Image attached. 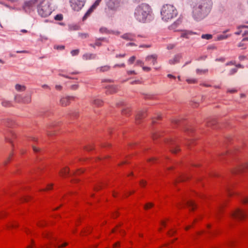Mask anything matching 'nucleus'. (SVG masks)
<instances>
[{"instance_id":"nucleus-1","label":"nucleus","mask_w":248,"mask_h":248,"mask_svg":"<svg viewBox=\"0 0 248 248\" xmlns=\"http://www.w3.org/2000/svg\"><path fill=\"white\" fill-rule=\"evenodd\" d=\"M211 0H201L193 7L192 16L197 21L206 17L210 12L212 7Z\"/></svg>"},{"instance_id":"nucleus-2","label":"nucleus","mask_w":248,"mask_h":248,"mask_svg":"<svg viewBox=\"0 0 248 248\" xmlns=\"http://www.w3.org/2000/svg\"><path fill=\"white\" fill-rule=\"evenodd\" d=\"M150 12L151 8L149 5L145 3H142L136 8L134 15L137 20L144 22Z\"/></svg>"},{"instance_id":"nucleus-3","label":"nucleus","mask_w":248,"mask_h":248,"mask_svg":"<svg viewBox=\"0 0 248 248\" xmlns=\"http://www.w3.org/2000/svg\"><path fill=\"white\" fill-rule=\"evenodd\" d=\"M161 15L162 19L163 20L168 21L169 20L176 16L177 11L173 5L166 4L163 6L161 11Z\"/></svg>"},{"instance_id":"nucleus-4","label":"nucleus","mask_w":248,"mask_h":248,"mask_svg":"<svg viewBox=\"0 0 248 248\" xmlns=\"http://www.w3.org/2000/svg\"><path fill=\"white\" fill-rule=\"evenodd\" d=\"M37 9L39 15L43 17L49 16L52 13V9L48 0H40Z\"/></svg>"},{"instance_id":"nucleus-5","label":"nucleus","mask_w":248,"mask_h":248,"mask_svg":"<svg viewBox=\"0 0 248 248\" xmlns=\"http://www.w3.org/2000/svg\"><path fill=\"white\" fill-rule=\"evenodd\" d=\"M123 3V0H108L107 3V5L109 9L116 11Z\"/></svg>"},{"instance_id":"nucleus-6","label":"nucleus","mask_w":248,"mask_h":248,"mask_svg":"<svg viewBox=\"0 0 248 248\" xmlns=\"http://www.w3.org/2000/svg\"><path fill=\"white\" fill-rule=\"evenodd\" d=\"M85 1L86 0H71V6L74 10L78 11L83 7Z\"/></svg>"},{"instance_id":"nucleus-7","label":"nucleus","mask_w":248,"mask_h":248,"mask_svg":"<svg viewBox=\"0 0 248 248\" xmlns=\"http://www.w3.org/2000/svg\"><path fill=\"white\" fill-rule=\"evenodd\" d=\"M43 235L45 237L48 239H52L55 241V243H51V244L55 247H57L58 248L64 247L68 245V243L66 242L64 243L61 245H59L58 243L60 240H58L56 238L53 237L51 233L49 232H47L43 234Z\"/></svg>"},{"instance_id":"nucleus-8","label":"nucleus","mask_w":248,"mask_h":248,"mask_svg":"<svg viewBox=\"0 0 248 248\" xmlns=\"http://www.w3.org/2000/svg\"><path fill=\"white\" fill-rule=\"evenodd\" d=\"M231 216L234 218L241 220L245 217L246 214L243 210L239 208H237L232 213Z\"/></svg>"},{"instance_id":"nucleus-9","label":"nucleus","mask_w":248,"mask_h":248,"mask_svg":"<svg viewBox=\"0 0 248 248\" xmlns=\"http://www.w3.org/2000/svg\"><path fill=\"white\" fill-rule=\"evenodd\" d=\"M74 99V96H70L62 97L60 100V104L62 106H66L70 104V100Z\"/></svg>"},{"instance_id":"nucleus-10","label":"nucleus","mask_w":248,"mask_h":248,"mask_svg":"<svg viewBox=\"0 0 248 248\" xmlns=\"http://www.w3.org/2000/svg\"><path fill=\"white\" fill-rule=\"evenodd\" d=\"M181 19H178L169 27V29L174 31H179L180 30L178 29L177 28L181 24Z\"/></svg>"},{"instance_id":"nucleus-11","label":"nucleus","mask_w":248,"mask_h":248,"mask_svg":"<svg viewBox=\"0 0 248 248\" xmlns=\"http://www.w3.org/2000/svg\"><path fill=\"white\" fill-rule=\"evenodd\" d=\"M106 88V93L108 94L115 93L118 91V87L115 85H110L108 86Z\"/></svg>"},{"instance_id":"nucleus-12","label":"nucleus","mask_w":248,"mask_h":248,"mask_svg":"<svg viewBox=\"0 0 248 248\" xmlns=\"http://www.w3.org/2000/svg\"><path fill=\"white\" fill-rule=\"evenodd\" d=\"M157 57L156 54L149 55L145 58V61L146 62H151L152 64L154 65L156 63Z\"/></svg>"},{"instance_id":"nucleus-13","label":"nucleus","mask_w":248,"mask_h":248,"mask_svg":"<svg viewBox=\"0 0 248 248\" xmlns=\"http://www.w3.org/2000/svg\"><path fill=\"white\" fill-rule=\"evenodd\" d=\"M248 168V162L238 166L233 171L235 173H238L243 171L244 169Z\"/></svg>"},{"instance_id":"nucleus-14","label":"nucleus","mask_w":248,"mask_h":248,"mask_svg":"<svg viewBox=\"0 0 248 248\" xmlns=\"http://www.w3.org/2000/svg\"><path fill=\"white\" fill-rule=\"evenodd\" d=\"M122 38L127 41H133L135 38V35L132 33H126L123 35Z\"/></svg>"},{"instance_id":"nucleus-15","label":"nucleus","mask_w":248,"mask_h":248,"mask_svg":"<svg viewBox=\"0 0 248 248\" xmlns=\"http://www.w3.org/2000/svg\"><path fill=\"white\" fill-rule=\"evenodd\" d=\"M40 0H30L27 1H26L24 3L25 7H31L34 6L36 3H39Z\"/></svg>"},{"instance_id":"nucleus-16","label":"nucleus","mask_w":248,"mask_h":248,"mask_svg":"<svg viewBox=\"0 0 248 248\" xmlns=\"http://www.w3.org/2000/svg\"><path fill=\"white\" fill-rule=\"evenodd\" d=\"M182 56L180 54L176 55L172 59L169 60V63L171 64H174L179 62Z\"/></svg>"},{"instance_id":"nucleus-17","label":"nucleus","mask_w":248,"mask_h":248,"mask_svg":"<svg viewBox=\"0 0 248 248\" xmlns=\"http://www.w3.org/2000/svg\"><path fill=\"white\" fill-rule=\"evenodd\" d=\"M109 69H110L109 66L105 65L103 66H101V67H98L96 69V71L98 73L104 72L108 71Z\"/></svg>"},{"instance_id":"nucleus-18","label":"nucleus","mask_w":248,"mask_h":248,"mask_svg":"<svg viewBox=\"0 0 248 248\" xmlns=\"http://www.w3.org/2000/svg\"><path fill=\"white\" fill-rule=\"evenodd\" d=\"M193 34H194V33L191 31H185L181 33V37L186 38H189V36Z\"/></svg>"},{"instance_id":"nucleus-19","label":"nucleus","mask_w":248,"mask_h":248,"mask_svg":"<svg viewBox=\"0 0 248 248\" xmlns=\"http://www.w3.org/2000/svg\"><path fill=\"white\" fill-rule=\"evenodd\" d=\"M96 55L91 53H86L83 55V58L84 60H91L94 59L95 58Z\"/></svg>"},{"instance_id":"nucleus-20","label":"nucleus","mask_w":248,"mask_h":248,"mask_svg":"<svg viewBox=\"0 0 248 248\" xmlns=\"http://www.w3.org/2000/svg\"><path fill=\"white\" fill-rule=\"evenodd\" d=\"M15 89L17 92H23L25 91L26 87L24 85L16 84L15 85Z\"/></svg>"},{"instance_id":"nucleus-21","label":"nucleus","mask_w":248,"mask_h":248,"mask_svg":"<svg viewBox=\"0 0 248 248\" xmlns=\"http://www.w3.org/2000/svg\"><path fill=\"white\" fill-rule=\"evenodd\" d=\"M14 100L17 103H23V97L20 94H16L15 95Z\"/></svg>"},{"instance_id":"nucleus-22","label":"nucleus","mask_w":248,"mask_h":248,"mask_svg":"<svg viewBox=\"0 0 248 248\" xmlns=\"http://www.w3.org/2000/svg\"><path fill=\"white\" fill-rule=\"evenodd\" d=\"M144 116H145V112H144V111L142 110V111H139V113H138V114L136 115V120L137 121L139 120L142 119Z\"/></svg>"},{"instance_id":"nucleus-23","label":"nucleus","mask_w":248,"mask_h":248,"mask_svg":"<svg viewBox=\"0 0 248 248\" xmlns=\"http://www.w3.org/2000/svg\"><path fill=\"white\" fill-rule=\"evenodd\" d=\"M69 170L68 168H64L60 172V174L62 176H65L69 173Z\"/></svg>"},{"instance_id":"nucleus-24","label":"nucleus","mask_w":248,"mask_h":248,"mask_svg":"<svg viewBox=\"0 0 248 248\" xmlns=\"http://www.w3.org/2000/svg\"><path fill=\"white\" fill-rule=\"evenodd\" d=\"M1 105L4 107H9L12 106V103L10 101L4 100L2 101Z\"/></svg>"},{"instance_id":"nucleus-25","label":"nucleus","mask_w":248,"mask_h":248,"mask_svg":"<svg viewBox=\"0 0 248 248\" xmlns=\"http://www.w3.org/2000/svg\"><path fill=\"white\" fill-rule=\"evenodd\" d=\"M93 11V8L90 7V9L87 11V12L86 13L84 16L83 17V20H85L87 19V18L90 15V14L92 13V12Z\"/></svg>"},{"instance_id":"nucleus-26","label":"nucleus","mask_w":248,"mask_h":248,"mask_svg":"<svg viewBox=\"0 0 248 248\" xmlns=\"http://www.w3.org/2000/svg\"><path fill=\"white\" fill-rule=\"evenodd\" d=\"M230 36H231V34H228V35H225L224 34H220V35H219L217 36V40H222L226 39Z\"/></svg>"},{"instance_id":"nucleus-27","label":"nucleus","mask_w":248,"mask_h":248,"mask_svg":"<svg viewBox=\"0 0 248 248\" xmlns=\"http://www.w3.org/2000/svg\"><path fill=\"white\" fill-rule=\"evenodd\" d=\"M31 102V97L30 95H26L23 97V103H29Z\"/></svg>"},{"instance_id":"nucleus-28","label":"nucleus","mask_w":248,"mask_h":248,"mask_svg":"<svg viewBox=\"0 0 248 248\" xmlns=\"http://www.w3.org/2000/svg\"><path fill=\"white\" fill-rule=\"evenodd\" d=\"M93 104L98 107L102 105L103 101L99 99H95L93 100Z\"/></svg>"},{"instance_id":"nucleus-29","label":"nucleus","mask_w":248,"mask_h":248,"mask_svg":"<svg viewBox=\"0 0 248 248\" xmlns=\"http://www.w3.org/2000/svg\"><path fill=\"white\" fill-rule=\"evenodd\" d=\"M170 150H171V151L172 153H176L177 152H178L180 150V148L178 146L175 145L171 147Z\"/></svg>"},{"instance_id":"nucleus-30","label":"nucleus","mask_w":248,"mask_h":248,"mask_svg":"<svg viewBox=\"0 0 248 248\" xmlns=\"http://www.w3.org/2000/svg\"><path fill=\"white\" fill-rule=\"evenodd\" d=\"M208 69H197L196 70V73L198 74H204L208 72Z\"/></svg>"},{"instance_id":"nucleus-31","label":"nucleus","mask_w":248,"mask_h":248,"mask_svg":"<svg viewBox=\"0 0 248 248\" xmlns=\"http://www.w3.org/2000/svg\"><path fill=\"white\" fill-rule=\"evenodd\" d=\"M105 38H100L99 39H97L95 41V45L96 46H99L102 45L101 41H104Z\"/></svg>"},{"instance_id":"nucleus-32","label":"nucleus","mask_w":248,"mask_h":248,"mask_svg":"<svg viewBox=\"0 0 248 248\" xmlns=\"http://www.w3.org/2000/svg\"><path fill=\"white\" fill-rule=\"evenodd\" d=\"M186 204L191 209L193 210L194 209L195 203L193 201H187Z\"/></svg>"},{"instance_id":"nucleus-33","label":"nucleus","mask_w":248,"mask_h":248,"mask_svg":"<svg viewBox=\"0 0 248 248\" xmlns=\"http://www.w3.org/2000/svg\"><path fill=\"white\" fill-rule=\"evenodd\" d=\"M154 206V204L152 202H148L144 206V208L145 210H148V209Z\"/></svg>"},{"instance_id":"nucleus-34","label":"nucleus","mask_w":248,"mask_h":248,"mask_svg":"<svg viewBox=\"0 0 248 248\" xmlns=\"http://www.w3.org/2000/svg\"><path fill=\"white\" fill-rule=\"evenodd\" d=\"M78 35L82 39L87 38L89 37V34L87 33H79Z\"/></svg>"},{"instance_id":"nucleus-35","label":"nucleus","mask_w":248,"mask_h":248,"mask_svg":"<svg viewBox=\"0 0 248 248\" xmlns=\"http://www.w3.org/2000/svg\"><path fill=\"white\" fill-rule=\"evenodd\" d=\"M79 50L78 49L72 50L71 51V54L73 56H77L79 54Z\"/></svg>"},{"instance_id":"nucleus-36","label":"nucleus","mask_w":248,"mask_h":248,"mask_svg":"<svg viewBox=\"0 0 248 248\" xmlns=\"http://www.w3.org/2000/svg\"><path fill=\"white\" fill-rule=\"evenodd\" d=\"M212 37V35L211 34H202V38H203V39H206L207 40H209L210 39H211Z\"/></svg>"},{"instance_id":"nucleus-37","label":"nucleus","mask_w":248,"mask_h":248,"mask_svg":"<svg viewBox=\"0 0 248 248\" xmlns=\"http://www.w3.org/2000/svg\"><path fill=\"white\" fill-rule=\"evenodd\" d=\"M101 0H96L94 4L91 7L94 10L100 3Z\"/></svg>"},{"instance_id":"nucleus-38","label":"nucleus","mask_w":248,"mask_h":248,"mask_svg":"<svg viewBox=\"0 0 248 248\" xmlns=\"http://www.w3.org/2000/svg\"><path fill=\"white\" fill-rule=\"evenodd\" d=\"M130 110L129 108H127L124 109L122 110V113L123 115H127L130 113Z\"/></svg>"},{"instance_id":"nucleus-39","label":"nucleus","mask_w":248,"mask_h":248,"mask_svg":"<svg viewBox=\"0 0 248 248\" xmlns=\"http://www.w3.org/2000/svg\"><path fill=\"white\" fill-rule=\"evenodd\" d=\"M136 60V57L135 56H132L131 57H130L128 61V62L129 64H132L135 61V60Z\"/></svg>"},{"instance_id":"nucleus-40","label":"nucleus","mask_w":248,"mask_h":248,"mask_svg":"<svg viewBox=\"0 0 248 248\" xmlns=\"http://www.w3.org/2000/svg\"><path fill=\"white\" fill-rule=\"evenodd\" d=\"M62 15H57L55 17V19L57 20H62Z\"/></svg>"},{"instance_id":"nucleus-41","label":"nucleus","mask_w":248,"mask_h":248,"mask_svg":"<svg viewBox=\"0 0 248 248\" xmlns=\"http://www.w3.org/2000/svg\"><path fill=\"white\" fill-rule=\"evenodd\" d=\"M186 81L188 83H195L197 82V80L195 79H187Z\"/></svg>"},{"instance_id":"nucleus-42","label":"nucleus","mask_w":248,"mask_h":248,"mask_svg":"<svg viewBox=\"0 0 248 248\" xmlns=\"http://www.w3.org/2000/svg\"><path fill=\"white\" fill-rule=\"evenodd\" d=\"M78 84H74V85H72L71 86V89L73 90H76L78 89Z\"/></svg>"},{"instance_id":"nucleus-43","label":"nucleus","mask_w":248,"mask_h":248,"mask_svg":"<svg viewBox=\"0 0 248 248\" xmlns=\"http://www.w3.org/2000/svg\"><path fill=\"white\" fill-rule=\"evenodd\" d=\"M142 69L144 71L149 72L151 70V68L147 66H144L143 65L142 66Z\"/></svg>"},{"instance_id":"nucleus-44","label":"nucleus","mask_w":248,"mask_h":248,"mask_svg":"<svg viewBox=\"0 0 248 248\" xmlns=\"http://www.w3.org/2000/svg\"><path fill=\"white\" fill-rule=\"evenodd\" d=\"M237 71L236 68H232L230 71V75H232L235 73Z\"/></svg>"},{"instance_id":"nucleus-45","label":"nucleus","mask_w":248,"mask_h":248,"mask_svg":"<svg viewBox=\"0 0 248 248\" xmlns=\"http://www.w3.org/2000/svg\"><path fill=\"white\" fill-rule=\"evenodd\" d=\"M101 188H102V186H101V185H100V184H98V185H97V186H96L94 187V190H95V191H98V190H99V189H100Z\"/></svg>"},{"instance_id":"nucleus-46","label":"nucleus","mask_w":248,"mask_h":248,"mask_svg":"<svg viewBox=\"0 0 248 248\" xmlns=\"http://www.w3.org/2000/svg\"><path fill=\"white\" fill-rule=\"evenodd\" d=\"M52 186H53V184L48 185L47 186V188L46 189H43L40 190V191H45L46 190L50 189L52 188Z\"/></svg>"},{"instance_id":"nucleus-47","label":"nucleus","mask_w":248,"mask_h":248,"mask_svg":"<svg viewBox=\"0 0 248 248\" xmlns=\"http://www.w3.org/2000/svg\"><path fill=\"white\" fill-rule=\"evenodd\" d=\"M125 67V64L124 63H121L120 64H116L114 65V67Z\"/></svg>"},{"instance_id":"nucleus-48","label":"nucleus","mask_w":248,"mask_h":248,"mask_svg":"<svg viewBox=\"0 0 248 248\" xmlns=\"http://www.w3.org/2000/svg\"><path fill=\"white\" fill-rule=\"evenodd\" d=\"M140 184L141 186H144L146 184V182L144 180H142L140 181Z\"/></svg>"},{"instance_id":"nucleus-49","label":"nucleus","mask_w":248,"mask_h":248,"mask_svg":"<svg viewBox=\"0 0 248 248\" xmlns=\"http://www.w3.org/2000/svg\"><path fill=\"white\" fill-rule=\"evenodd\" d=\"M62 86L60 85H56L55 86V89L57 90H58V91H61L62 90Z\"/></svg>"},{"instance_id":"nucleus-50","label":"nucleus","mask_w":248,"mask_h":248,"mask_svg":"<svg viewBox=\"0 0 248 248\" xmlns=\"http://www.w3.org/2000/svg\"><path fill=\"white\" fill-rule=\"evenodd\" d=\"M175 46V45L173 44H169L167 46V48L168 49H173Z\"/></svg>"},{"instance_id":"nucleus-51","label":"nucleus","mask_w":248,"mask_h":248,"mask_svg":"<svg viewBox=\"0 0 248 248\" xmlns=\"http://www.w3.org/2000/svg\"><path fill=\"white\" fill-rule=\"evenodd\" d=\"M136 64L138 65H140L141 66H142L143 65V62L140 60H138L136 62Z\"/></svg>"},{"instance_id":"nucleus-52","label":"nucleus","mask_w":248,"mask_h":248,"mask_svg":"<svg viewBox=\"0 0 248 248\" xmlns=\"http://www.w3.org/2000/svg\"><path fill=\"white\" fill-rule=\"evenodd\" d=\"M125 56V54H117L116 55V57L117 58H119L121 57H124Z\"/></svg>"},{"instance_id":"nucleus-53","label":"nucleus","mask_w":248,"mask_h":248,"mask_svg":"<svg viewBox=\"0 0 248 248\" xmlns=\"http://www.w3.org/2000/svg\"><path fill=\"white\" fill-rule=\"evenodd\" d=\"M242 202L246 204L248 203V197L245 198L242 200Z\"/></svg>"},{"instance_id":"nucleus-54","label":"nucleus","mask_w":248,"mask_h":248,"mask_svg":"<svg viewBox=\"0 0 248 248\" xmlns=\"http://www.w3.org/2000/svg\"><path fill=\"white\" fill-rule=\"evenodd\" d=\"M16 226H17L16 225H15V224H14L13 223H11L10 224L7 225V227L8 228H13V227H16Z\"/></svg>"},{"instance_id":"nucleus-55","label":"nucleus","mask_w":248,"mask_h":248,"mask_svg":"<svg viewBox=\"0 0 248 248\" xmlns=\"http://www.w3.org/2000/svg\"><path fill=\"white\" fill-rule=\"evenodd\" d=\"M216 61L224 62L225 61V59L224 58H220L219 59H216Z\"/></svg>"},{"instance_id":"nucleus-56","label":"nucleus","mask_w":248,"mask_h":248,"mask_svg":"<svg viewBox=\"0 0 248 248\" xmlns=\"http://www.w3.org/2000/svg\"><path fill=\"white\" fill-rule=\"evenodd\" d=\"M42 87L43 88H45V89H50L49 86L48 85H46V84L42 85Z\"/></svg>"},{"instance_id":"nucleus-57","label":"nucleus","mask_w":248,"mask_h":248,"mask_svg":"<svg viewBox=\"0 0 248 248\" xmlns=\"http://www.w3.org/2000/svg\"><path fill=\"white\" fill-rule=\"evenodd\" d=\"M167 77L170 78L175 79V78H176L175 76H174L173 75H172L171 74H168L167 75Z\"/></svg>"},{"instance_id":"nucleus-58","label":"nucleus","mask_w":248,"mask_h":248,"mask_svg":"<svg viewBox=\"0 0 248 248\" xmlns=\"http://www.w3.org/2000/svg\"><path fill=\"white\" fill-rule=\"evenodd\" d=\"M32 148H33V151L35 152H37L39 151V149L35 147V146H33L32 147Z\"/></svg>"},{"instance_id":"nucleus-59","label":"nucleus","mask_w":248,"mask_h":248,"mask_svg":"<svg viewBox=\"0 0 248 248\" xmlns=\"http://www.w3.org/2000/svg\"><path fill=\"white\" fill-rule=\"evenodd\" d=\"M28 51L26 50H20V51H17L16 53H27Z\"/></svg>"},{"instance_id":"nucleus-60","label":"nucleus","mask_w":248,"mask_h":248,"mask_svg":"<svg viewBox=\"0 0 248 248\" xmlns=\"http://www.w3.org/2000/svg\"><path fill=\"white\" fill-rule=\"evenodd\" d=\"M127 74L128 75L136 74V72L134 71H129L127 72Z\"/></svg>"},{"instance_id":"nucleus-61","label":"nucleus","mask_w":248,"mask_h":248,"mask_svg":"<svg viewBox=\"0 0 248 248\" xmlns=\"http://www.w3.org/2000/svg\"><path fill=\"white\" fill-rule=\"evenodd\" d=\"M236 92V90L235 89H232V90H228V92L230 93H233Z\"/></svg>"},{"instance_id":"nucleus-62","label":"nucleus","mask_w":248,"mask_h":248,"mask_svg":"<svg viewBox=\"0 0 248 248\" xmlns=\"http://www.w3.org/2000/svg\"><path fill=\"white\" fill-rule=\"evenodd\" d=\"M10 157H9L7 159V160H5V161L3 162L4 164V165L7 164L8 163V162L10 161Z\"/></svg>"},{"instance_id":"nucleus-63","label":"nucleus","mask_w":248,"mask_h":248,"mask_svg":"<svg viewBox=\"0 0 248 248\" xmlns=\"http://www.w3.org/2000/svg\"><path fill=\"white\" fill-rule=\"evenodd\" d=\"M10 157H9L7 159V160H5V161L3 162L4 164V165L7 164L8 163V162L10 161Z\"/></svg>"},{"instance_id":"nucleus-64","label":"nucleus","mask_w":248,"mask_h":248,"mask_svg":"<svg viewBox=\"0 0 248 248\" xmlns=\"http://www.w3.org/2000/svg\"><path fill=\"white\" fill-rule=\"evenodd\" d=\"M242 41H248V35H245V37L243 39Z\"/></svg>"}]
</instances>
